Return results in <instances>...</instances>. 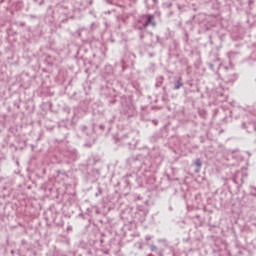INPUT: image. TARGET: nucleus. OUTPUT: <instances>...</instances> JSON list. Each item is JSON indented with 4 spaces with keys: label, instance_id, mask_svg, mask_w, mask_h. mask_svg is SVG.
Returning <instances> with one entry per match:
<instances>
[{
    "label": "nucleus",
    "instance_id": "1",
    "mask_svg": "<svg viewBox=\"0 0 256 256\" xmlns=\"http://www.w3.org/2000/svg\"><path fill=\"white\" fill-rule=\"evenodd\" d=\"M145 18L146 21L142 24V27H140V29H147L149 25H152V27H155V25H157L155 22H153V19H155L153 15L147 14L145 15Z\"/></svg>",
    "mask_w": 256,
    "mask_h": 256
},
{
    "label": "nucleus",
    "instance_id": "2",
    "mask_svg": "<svg viewBox=\"0 0 256 256\" xmlns=\"http://www.w3.org/2000/svg\"><path fill=\"white\" fill-rule=\"evenodd\" d=\"M194 165L197 166V170H196V173H199L201 171V167L203 165V162H201V159H196L195 162H194Z\"/></svg>",
    "mask_w": 256,
    "mask_h": 256
},
{
    "label": "nucleus",
    "instance_id": "3",
    "mask_svg": "<svg viewBox=\"0 0 256 256\" xmlns=\"http://www.w3.org/2000/svg\"><path fill=\"white\" fill-rule=\"evenodd\" d=\"M181 87H183V82H181V78H179L175 83L174 89H181Z\"/></svg>",
    "mask_w": 256,
    "mask_h": 256
},
{
    "label": "nucleus",
    "instance_id": "4",
    "mask_svg": "<svg viewBox=\"0 0 256 256\" xmlns=\"http://www.w3.org/2000/svg\"><path fill=\"white\" fill-rule=\"evenodd\" d=\"M198 114L200 115V117H207V111L201 109L198 111Z\"/></svg>",
    "mask_w": 256,
    "mask_h": 256
},
{
    "label": "nucleus",
    "instance_id": "5",
    "mask_svg": "<svg viewBox=\"0 0 256 256\" xmlns=\"http://www.w3.org/2000/svg\"><path fill=\"white\" fill-rule=\"evenodd\" d=\"M150 249H151V251H157V246L151 245V246H150Z\"/></svg>",
    "mask_w": 256,
    "mask_h": 256
},
{
    "label": "nucleus",
    "instance_id": "6",
    "mask_svg": "<svg viewBox=\"0 0 256 256\" xmlns=\"http://www.w3.org/2000/svg\"><path fill=\"white\" fill-rule=\"evenodd\" d=\"M148 256H153V255L149 254Z\"/></svg>",
    "mask_w": 256,
    "mask_h": 256
}]
</instances>
